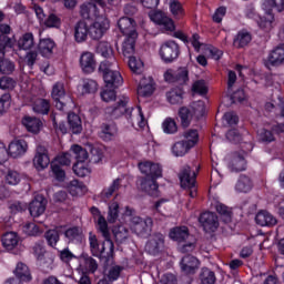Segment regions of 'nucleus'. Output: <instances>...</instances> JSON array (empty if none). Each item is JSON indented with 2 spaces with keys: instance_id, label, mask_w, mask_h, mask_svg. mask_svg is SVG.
<instances>
[{
  "instance_id": "f257e3e1",
  "label": "nucleus",
  "mask_w": 284,
  "mask_h": 284,
  "mask_svg": "<svg viewBox=\"0 0 284 284\" xmlns=\"http://www.w3.org/2000/svg\"><path fill=\"white\" fill-rule=\"evenodd\" d=\"M130 102L129 98L122 97L115 105L108 106L105 109V113L110 114L113 119H119V116L125 115V119H128L129 122L134 125V123H138L139 128H145L148 125V121H145V116L143 115V111L141 110V106H138L136 110L133 108H128V103Z\"/></svg>"
},
{
  "instance_id": "f03ea898",
  "label": "nucleus",
  "mask_w": 284,
  "mask_h": 284,
  "mask_svg": "<svg viewBox=\"0 0 284 284\" xmlns=\"http://www.w3.org/2000/svg\"><path fill=\"white\" fill-rule=\"evenodd\" d=\"M116 62H110V60H104L99 65V72L102 73L105 88H112L116 90L120 85H123V77L116 70H114Z\"/></svg>"
},
{
  "instance_id": "7ed1b4c3",
  "label": "nucleus",
  "mask_w": 284,
  "mask_h": 284,
  "mask_svg": "<svg viewBox=\"0 0 284 284\" xmlns=\"http://www.w3.org/2000/svg\"><path fill=\"white\" fill-rule=\"evenodd\" d=\"M180 54L181 48L176 41L168 40L160 47V57L164 63H174Z\"/></svg>"
},
{
  "instance_id": "20e7f679",
  "label": "nucleus",
  "mask_w": 284,
  "mask_h": 284,
  "mask_svg": "<svg viewBox=\"0 0 284 284\" xmlns=\"http://www.w3.org/2000/svg\"><path fill=\"white\" fill-rule=\"evenodd\" d=\"M152 225L154 222L152 217L141 219L139 216H134L131 220V230L141 239H148L152 234Z\"/></svg>"
},
{
  "instance_id": "39448f33",
  "label": "nucleus",
  "mask_w": 284,
  "mask_h": 284,
  "mask_svg": "<svg viewBox=\"0 0 284 284\" xmlns=\"http://www.w3.org/2000/svg\"><path fill=\"white\" fill-rule=\"evenodd\" d=\"M97 4L101 8H105V1L103 0H89V2H84L80 6V17L87 20L99 19L101 12Z\"/></svg>"
},
{
  "instance_id": "423d86ee",
  "label": "nucleus",
  "mask_w": 284,
  "mask_h": 284,
  "mask_svg": "<svg viewBox=\"0 0 284 284\" xmlns=\"http://www.w3.org/2000/svg\"><path fill=\"white\" fill-rule=\"evenodd\" d=\"M199 223L203 227L204 232H216L219 230V216L213 212H204L199 216Z\"/></svg>"
},
{
  "instance_id": "0eeeda50",
  "label": "nucleus",
  "mask_w": 284,
  "mask_h": 284,
  "mask_svg": "<svg viewBox=\"0 0 284 284\" xmlns=\"http://www.w3.org/2000/svg\"><path fill=\"white\" fill-rule=\"evenodd\" d=\"M139 170L142 174H145L144 179H161L163 176V169L161 165L153 162H141L139 163Z\"/></svg>"
},
{
  "instance_id": "6e6552de",
  "label": "nucleus",
  "mask_w": 284,
  "mask_h": 284,
  "mask_svg": "<svg viewBox=\"0 0 284 284\" xmlns=\"http://www.w3.org/2000/svg\"><path fill=\"white\" fill-rule=\"evenodd\" d=\"M60 234H63L68 243H81L83 241V230L79 226H60Z\"/></svg>"
},
{
  "instance_id": "1a4fd4ad",
  "label": "nucleus",
  "mask_w": 284,
  "mask_h": 284,
  "mask_svg": "<svg viewBox=\"0 0 284 284\" xmlns=\"http://www.w3.org/2000/svg\"><path fill=\"white\" fill-rule=\"evenodd\" d=\"M33 165L39 172H41V170H45V168L50 165V156L48 155V149H45V146H37L36 155L33 158Z\"/></svg>"
},
{
  "instance_id": "9d476101",
  "label": "nucleus",
  "mask_w": 284,
  "mask_h": 284,
  "mask_svg": "<svg viewBox=\"0 0 284 284\" xmlns=\"http://www.w3.org/2000/svg\"><path fill=\"white\" fill-rule=\"evenodd\" d=\"M118 28L124 37H139L136 32V21L130 17H122L118 21Z\"/></svg>"
},
{
  "instance_id": "9b49d317",
  "label": "nucleus",
  "mask_w": 284,
  "mask_h": 284,
  "mask_svg": "<svg viewBox=\"0 0 284 284\" xmlns=\"http://www.w3.org/2000/svg\"><path fill=\"white\" fill-rule=\"evenodd\" d=\"M181 187H194L196 185V172L190 165H184L179 173Z\"/></svg>"
},
{
  "instance_id": "f8f14e48",
  "label": "nucleus",
  "mask_w": 284,
  "mask_h": 284,
  "mask_svg": "<svg viewBox=\"0 0 284 284\" xmlns=\"http://www.w3.org/2000/svg\"><path fill=\"white\" fill-rule=\"evenodd\" d=\"M48 200L43 195H37L29 204V212L33 219H39L41 214H44Z\"/></svg>"
},
{
  "instance_id": "ddd939ff",
  "label": "nucleus",
  "mask_w": 284,
  "mask_h": 284,
  "mask_svg": "<svg viewBox=\"0 0 284 284\" xmlns=\"http://www.w3.org/2000/svg\"><path fill=\"white\" fill-rule=\"evenodd\" d=\"M164 243H165V240L163 237V234L155 233L148 241V243L145 245V251L149 254L156 256V254H159V252H161V248L163 247Z\"/></svg>"
},
{
  "instance_id": "4468645a",
  "label": "nucleus",
  "mask_w": 284,
  "mask_h": 284,
  "mask_svg": "<svg viewBox=\"0 0 284 284\" xmlns=\"http://www.w3.org/2000/svg\"><path fill=\"white\" fill-rule=\"evenodd\" d=\"M108 28H110L108 20H97L89 26V37L97 41L108 32Z\"/></svg>"
},
{
  "instance_id": "2eb2a0df",
  "label": "nucleus",
  "mask_w": 284,
  "mask_h": 284,
  "mask_svg": "<svg viewBox=\"0 0 284 284\" xmlns=\"http://www.w3.org/2000/svg\"><path fill=\"white\" fill-rule=\"evenodd\" d=\"M112 253L109 251V255L104 257V276L109 278V281H116L119 276H121V270H123L121 266H110L113 263L112 260Z\"/></svg>"
},
{
  "instance_id": "dca6fc26",
  "label": "nucleus",
  "mask_w": 284,
  "mask_h": 284,
  "mask_svg": "<svg viewBox=\"0 0 284 284\" xmlns=\"http://www.w3.org/2000/svg\"><path fill=\"white\" fill-rule=\"evenodd\" d=\"M51 97L53 101H55V108L58 110H63V108H65V102H63L65 99V87L63 83L57 82L53 84Z\"/></svg>"
},
{
  "instance_id": "f3484780",
  "label": "nucleus",
  "mask_w": 284,
  "mask_h": 284,
  "mask_svg": "<svg viewBox=\"0 0 284 284\" xmlns=\"http://www.w3.org/2000/svg\"><path fill=\"white\" fill-rule=\"evenodd\" d=\"M80 68L85 74H91L97 68V60L94 53L85 51L80 57Z\"/></svg>"
},
{
  "instance_id": "a211bd4d",
  "label": "nucleus",
  "mask_w": 284,
  "mask_h": 284,
  "mask_svg": "<svg viewBox=\"0 0 284 284\" xmlns=\"http://www.w3.org/2000/svg\"><path fill=\"white\" fill-rule=\"evenodd\" d=\"M74 39L77 43H83L88 41V37H90V26L88 22L80 20L74 24Z\"/></svg>"
},
{
  "instance_id": "6ab92c4d",
  "label": "nucleus",
  "mask_w": 284,
  "mask_h": 284,
  "mask_svg": "<svg viewBox=\"0 0 284 284\" xmlns=\"http://www.w3.org/2000/svg\"><path fill=\"white\" fill-rule=\"evenodd\" d=\"M9 155L12 156V159H19V156H23L26 152H28V142L23 139L12 141L9 144Z\"/></svg>"
},
{
  "instance_id": "aec40b11",
  "label": "nucleus",
  "mask_w": 284,
  "mask_h": 284,
  "mask_svg": "<svg viewBox=\"0 0 284 284\" xmlns=\"http://www.w3.org/2000/svg\"><path fill=\"white\" fill-rule=\"evenodd\" d=\"M140 190L149 194V196H159V183L152 178H141Z\"/></svg>"
},
{
  "instance_id": "412c9836",
  "label": "nucleus",
  "mask_w": 284,
  "mask_h": 284,
  "mask_svg": "<svg viewBox=\"0 0 284 284\" xmlns=\"http://www.w3.org/2000/svg\"><path fill=\"white\" fill-rule=\"evenodd\" d=\"M98 230L100 234H102L105 243L109 245L110 254H114V242L110 239V229L108 227V221H105V217L100 216V219H98Z\"/></svg>"
},
{
  "instance_id": "4be33fe9",
  "label": "nucleus",
  "mask_w": 284,
  "mask_h": 284,
  "mask_svg": "<svg viewBox=\"0 0 284 284\" xmlns=\"http://www.w3.org/2000/svg\"><path fill=\"white\" fill-rule=\"evenodd\" d=\"M79 267L85 274H94L99 270V263L90 255H81Z\"/></svg>"
},
{
  "instance_id": "5701e85b",
  "label": "nucleus",
  "mask_w": 284,
  "mask_h": 284,
  "mask_svg": "<svg viewBox=\"0 0 284 284\" xmlns=\"http://www.w3.org/2000/svg\"><path fill=\"white\" fill-rule=\"evenodd\" d=\"M151 19L154 21V23H158V26H163V28H165V30L173 32L174 20H172L170 17H168L163 11L154 12L151 16Z\"/></svg>"
},
{
  "instance_id": "b1692460",
  "label": "nucleus",
  "mask_w": 284,
  "mask_h": 284,
  "mask_svg": "<svg viewBox=\"0 0 284 284\" xmlns=\"http://www.w3.org/2000/svg\"><path fill=\"white\" fill-rule=\"evenodd\" d=\"M89 245L92 256H98L99 258H102V261H105V256H103V254H105V243L100 245L97 235L90 233Z\"/></svg>"
},
{
  "instance_id": "393cba45",
  "label": "nucleus",
  "mask_w": 284,
  "mask_h": 284,
  "mask_svg": "<svg viewBox=\"0 0 284 284\" xmlns=\"http://www.w3.org/2000/svg\"><path fill=\"white\" fill-rule=\"evenodd\" d=\"M255 223L261 227H274L278 221L267 211H261L255 216Z\"/></svg>"
},
{
  "instance_id": "a878e982",
  "label": "nucleus",
  "mask_w": 284,
  "mask_h": 284,
  "mask_svg": "<svg viewBox=\"0 0 284 284\" xmlns=\"http://www.w3.org/2000/svg\"><path fill=\"white\" fill-rule=\"evenodd\" d=\"M267 61L270 65L278 67L284 63V44L275 47L268 54Z\"/></svg>"
},
{
  "instance_id": "bb28decb",
  "label": "nucleus",
  "mask_w": 284,
  "mask_h": 284,
  "mask_svg": "<svg viewBox=\"0 0 284 284\" xmlns=\"http://www.w3.org/2000/svg\"><path fill=\"white\" fill-rule=\"evenodd\" d=\"M180 265L184 274H194V271L199 267V260L193 255H185L182 257Z\"/></svg>"
},
{
  "instance_id": "cd10ccee",
  "label": "nucleus",
  "mask_w": 284,
  "mask_h": 284,
  "mask_svg": "<svg viewBox=\"0 0 284 284\" xmlns=\"http://www.w3.org/2000/svg\"><path fill=\"white\" fill-rule=\"evenodd\" d=\"M22 125H24L28 132H32V134H39V132H41L43 122H41L38 118L26 115L22 119Z\"/></svg>"
},
{
  "instance_id": "c85d7f7f",
  "label": "nucleus",
  "mask_w": 284,
  "mask_h": 284,
  "mask_svg": "<svg viewBox=\"0 0 284 284\" xmlns=\"http://www.w3.org/2000/svg\"><path fill=\"white\" fill-rule=\"evenodd\" d=\"M68 125L69 132L71 134H81V132H83V123L81 122V116H79L77 113L68 114Z\"/></svg>"
},
{
  "instance_id": "c756f323",
  "label": "nucleus",
  "mask_w": 284,
  "mask_h": 284,
  "mask_svg": "<svg viewBox=\"0 0 284 284\" xmlns=\"http://www.w3.org/2000/svg\"><path fill=\"white\" fill-rule=\"evenodd\" d=\"M97 52L104 59H109L110 63H116V59L114 58V49H112V45H110L109 42H99L97 45Z\"/></svg>"
},
{
  "instance_id": "7c9ffc66",
  "label": "nucleus",
  "mask_w": 284,
  "mask_h": 284,
  "mask_svg": "<svg viewBox=\"0 0 284 284\" xmlns=\"http://www.w3.org/2000/svg\"><path fill=\"white\" fill-rule=\"evenodd\" d=\"M252 42V33L245 29L237 32L233 40L235 48H246Z\"/></svg>"
},
{
  "instance_id": "2f4dec72",
  "label": "nucleus",
  "mask_w": 284,
  "mask_h": 284,
  "mask_svg": "<svg viewBox=\"0 0 284 284\" xmlns=\"http://www.w3.org/2000/svg\"><path fill=\"white\" fill-rule=\"evenodd\" d=\"M229 168L232 170V172H243V170H245V158L243 154L234 152L231 155Z\"/></svg>"
},
{
  "instance_id": "473e14b6",
  "label": "nucleus",
  "mask_w": 284,
  "mask_h": 284,
  "mask_svg": "<svg viewBox=\"0 0 284 284\" xmlns=\"http://www.w3.org/2000/svg\"><path fill=\"white\" fill-rule=\"evenodd\" d=\"M192 148H194V142L191 141L190 143H186L185 140H182L172 146V152L174 156H185V154H187Z\"/></svg>"
},
{
  "instance_id": "72a5a7b5",
  "label": "nucleus",
  "mask_w": 284,
  "mask_h": 284,
  "mask_svg": "<svg viewBox=\"0 0 284 284\" xmlns=\"http://www.w3.org/2000/svg\"><path fill=\"white\" fill-rule=\"evenodd\" d=\"M170 237L178 243H184L190 237V231L186 226H178L171 230Z\"/></svg>"
},
{
  "instance_id": "f704fd0d",
  "label": "nucleus",
  "mask_w": 284,
  "mask_h": 284,
  "mask_svg": "<svg viewBox=\"0 0 284 284\" xmlns=\"http://www.w3.org/2000/svg\"><path fill=\"white\" fill-rule=\"evenodd\" d=\"M139 36H126L122 44V54L128 59L134 53V45Z\"/></svg>"
},
{
  "instance_id": "c9c22d12",
  "label": "nucleus",
  "mask_w": 284,
  "mask_h": 284,
  "mask_svg": "<svg viewBox=\"0 0 284 284\" xmlns=\"http://www.w3.org/2000/svg\"><path fill=\"white\" fill-rule=\"evenodd\" d=\"M57 44L52 39H42L38 44V50L42 57H52V51Z\"/></svg>"
},
{
  "instance_id": "e433bc0d",
  "label": "nucleus",
  "mask_w": 284,
  "mask_h": 284,
  "mask_svg": "<svg viewBox=\"0 0 284 284\" xmlns=\"http://www.w3.org/2000/svg\"><path fill=\"white\" fill-rule=\"evenodd\" d=\"M33 254L40 261L41 265H52V258L45 255V248L41 244H34Z\"/></svg>"
},
{
  "instance_id": "4c0bfd02",
  "label": "nucleus",
  "mask_w": 284,
  "mask_h": 284,
  "mask_svg": "<svg viewBox=\"0 0 284 284\" xmlns=\"http://www.w3.org/2000/svg\"><path fill=\"white\" fill-rule=\"evenodd\" d=\"M2 245L6 250H14L19 245V235L14 232H8L2 236Z\"/></svg>"
},
{
  "instance_id": "58836bf2",
  "label": "nucleus",
  "mask_w": 284,
  "mask_h": 284,
  "mask_svg": "<svg viewBox=\"0 0 284 284\" xmlns=\"http://www.w3.org/2000/svg\"><path fill=\"white\" fill-rule=\"evenodd\" d=\"M71 156L78 161V163H85L90 155L88 154V150L83 149L81 145L74 144L71 146Z\"/></svg>"
},
{
  "instance_id": "ea45409f",
  "label": "nucleus",
  "mask_w": 284,
  "mask_h": 284,
  "mask_svg": "<svg viewBox=\"0 0 284 284\" xmlns=\"http://www.w3.org/2000/svg\"><path fill=\"white\" fill-rule=\"evenodd\" d=\"M16 278H18L21 283V281L30 282L32 281V275L30 274V268L24 263H18L17 267L14 270Z\"/></svg>"
},
{
  "instance_id": "a19ab883",
  "label": "nucleus",
  "mask_w": 284,
  "mask_h": 284,
  "mask_svg": "<svg viewBox=\"0 0 284 284\" xmlns=\"http://www.w3.org/2000/svg\"><path fill=\"white\" fill-rule=\"evenodd\" d=\"M252 187H254V183L252 182V179L247 175H241L236 185L235 190L237 192L247 193L252 191Z\"/></svg>"
},
{
  "instance_id": "79ce46f5",
  "label": "nucleus",
  "mask_w": 284,
  "mask_h": 284,
  "mask_svg": "<svg viewBox=\"0 0 284 284\" xmlns=\"http://www.w3.org/2000/svg\"><path fill=\"white\" fill-rule=\"evenodd\" d=\"M113 235L115 243L118 245H121L128 241V237L130 236V231L123 225L113 227Z\"/></svg>"
},
{
  "instance_id": "37998d69",
  "label": "nucleus",
  "mask_w": 284,
  "mask_h": 284,
  "mask_svg": "<svg viewBox=\"0 0 284 284\" xmlns=\"http://www.w3.org/2000/svg\"><path fill=\"white\" fill-rule=\"evenodd\" d=\"M36 114H48L50 112V100L37 99L32 104Z\"/></svg>"
},
{
  "instance_id": "c03bdc74",
  "label": "nucleus",
  "mask_w": 284,
  "mask_h": 284,
  "mask_svg": "<svg viewBox=\"0 0 284 284\" xmlns=\"http://www.w3.org/2000/svg\"><path fill=\"white\" fill-rule=\"evenodd\" d=\"M258 27L261 30H264V32H271L274 28V14L272 11L266 10V16L260 19Z\"/></svg>"
},
{
  "instance_id": "a18cd8bd",
  "label": "nucleus",
  "mask_w": 284,
  "mask_h": 284,
  "mask_svg": "<svg viewBox=\"0 0 284 284\" xmlns=\"http://www.w3.org/2000/svg\"><path fill=\"white\" fill-rule=\"evenodd\" d=\"M179 116L181 120L182 128H190V123H192L194 113H192V109L182 106L179 110Z\"/></svg>"
},
{
  "instance_id": "49530a36",
  "label": "nucleus",
  "mask_w": 284,
  "mask_h": 284,
  "mask_svg": "<svg viewBox=\"0 0 284 284\" xmlns=\"http://www.w3.org/2000/svg\"><path fill=\"white\" fill-rule=\"evenodd\" d=\"M169 8L174 19H183L185 17V9H183V4L179 0H172Z\"/></svg>"
},
{
  "instance_id": "de8ad7c7",
  "label": "nucleus",
  "mask_w": 284,
  "mask_h": 284,
  "mask_svg": "<svg viewBox=\"0 0 284 284\" xmlns=\"http://www.w3.org/2000/svg\"><path fill=\"white\" fill-rule=\"evenodd\" d=\"M166 99L172 105H179L183 103V90L172 89L166 93Z\"/></svg>"
},
{
  "instance_id": "09e8293b",
  "label": "nucleus",
  "mask_w": 284,
  "mask_h": 284,
  "mask_svg": "<svg viewBox=\"0 0 284 284\" xmlns=\"http://www.w3.org/2000/svg\"><path fill=\"white\" fill-rule=\"evenodd\" d=\"M60 230L61 226H57L55 230H49L45 232L44 236L50 247H57V243H59L60 239L59 235L62 234Z\"/></svg>"
},
{
  "instance_id": "8fccbe9b",
  "label": "nucleus",
  "mask_w": 284,
  "mask_h": 284,
  "mask_svg": "<svg viewBox=\"0 0 284 284\" xmlns=\"http://www.w3.org/2000/svg\"><path fill=\"white\" fill-rule=\"evenodd\" d=\"M200 281L201 284H214L216 283V275L214 274V271L204 267L201 270Z\"/></svg>"
},
{
  "instance_id": "3c124183",
  "label": "nucleus",
  "mask_w": 284,
  "mask_h": 284,
  "mask_svg": "<svg viewBox=\"0 0 284 284\" xmlns=\"http://www.w3.org/2000/svg\"><path fill=\"white\" fill-rule=\"evenodd\" d=\"M18 45L20 50H30L34 45V36L32 33H24L19 39Z\"/></svg>"
},
{
  "instance_id": "603ef678",
  "label": "nucleus",
  "mask_w": 284,
  "mask_h": 284,
  "mask_svg": "<svg viewBox=\"0 0 284 284\" xmlns=\"http://www.w3.org/2000/svg\"><path fill=\"white\" fill-rule=\"evenodd\" d=\"M116 132H119V129L115 123L103 124L101 138L110 141L112 136H116Z\"/></svg>"
},
{
  "instance_id": "864d4df0",
  "label": "nucleus",
  "mask_w": 284,
  "mask_h": 284,
  "mask_svg": "<svg viewBox=\"0 0 284 284\" xmlns=\"http://www.w3.org/2000/svg\"><path fill=\"white\" fill-rule=\"evenodd\" d=\"M67 187L72 196L79 195V192H88V187L79 180L71 181Z\"/></svg>"
},
{
  "instance_id": "5fc2aeb1",
  "label": "nucleus",
  "mask_w": 284,
  "mask_h": 284,
  "mask_svg": "<svg viewBox=\"0 0 284 284\" xmlns=\"http://www.w3.org/2000/svg\"><path fill=\"white\" fill-rule=\"evenodd\" d=\"M121 187V179H115L112 184L104 189L101 193L102 199L108 200L112 197V194L114 192H118V190Z\"/></svg>"
},
{
  "instance_id": "6e6d98bb",
  "label": "nucleus",
  "mask_w": 284,
  "mask_h": 284,
  "mask_svg": "<svg viewBox=\"0 0 284 284\" xmlns=\"http://www.w3.org/2000/svg\"><path fill=\"white\" fill-rule=\"evenodd\" d=\"M216 212L222 216L224 223L232 221V210L223 203H217L215 206Z\"/></svg>"
},
{
  "instance_id": "4d7b16f0",
  "label": "nucleus",
  "mask_w": 284,
  "mask_h": 284,
  "mask_svg": "<svg viewBox=\"0 0 284 284\" xmlns=\"http://www.w3.org/2000/svg\"><path fill=\"white\" fill-rule=\"evenodd\" d=\"M263 8L271 12L272 8H275L277 12L284 11V0H264Z\"/></svg>"
},
{
  "instance_id": "13d9d810",
  "label": "nucleus",
  "mask_w": 284,
  "mask_h": 284,
  "mask_svg": "<svg viewBox=\"0 0 284 284\" xmlns=\"http://www.w3.org/2000/svg\"><path fill=\"white\" fill-rule=\"evenodd\" d=\"M190 109L196 119H201V116L205 115V102L203 101L193 102Z\"/></svg>"
},
{
  "instance_id": "bf43d9fd",
  "label": "nucleus",
  "mask_w": 284,
  "mask_h": 284,
  "mask_svg": "<svg viewBox=\"0 0 284 284\" xmlns=\"http://www.w3.org/2000/svg\"><path fill=\"white\" fill-rule=\"evenodd\" d=\"M154 92V87L151 83H145V80H142L138 87L139 97H152Z\"/></svg>"
},
{
  "instance_id": "052dcab7",
  "label": "nucleus",
  "mask_w": 284,
  "mask_h": 284,
  "mask_svg": "<svg viewBox=\"0 0 284 284\" xmlns=\"http://www.w3.org/2000/svg\"><path fill=\"white\" fill-rule=\"evenodd\" d=\"M14 45V41H12V38L8 36H0V59H3L6 57V49L12 48Z\"/></svg>"
},
{
  "instance_id": "680f3d73",
  "label": "nucleus",
  "mask_w": 284,
  "mask_h": 284,
  "mask_svg": "<svg viewBox=\"0 0 284 284\" xmlns=\"http://www.w3.org/2000/svg\"><path fill=\"white\" fill-rule=\"evenodd\" d=\"M129 68L134 74H141L143 72V62L131 55L129 58Z\"/></svg>"
},
{
  "instance_id": "e2e57ef3",
  "label": "nucleus",
  "mask_w": 284,
  "mask_h": 284,
  "mask_svg": "<svg viewBox=\"0 0 284 284\" xmlns=\"http://www.w3.org/2000/svg\"><path fill=\"white\" fill-rule=\"evenodd\" d=\"M190 72L186 68H180L175 71V83H180V85H183V83H187L190 80L189 78Z\"/></svg>"
},
{
  "instance_id": "0e129e2a",
  "label": "nucleus",
  "mask_w": 284,
  "mask_h": 284,
  "mask_svg": "<svg viewBox=\"0 0 284 284\" xmlns=\"http://www.w3.org/2000/svg\"><path fill=\"white\" fill-rule=\"evenodd\" d=\"M162 128L165 134H174L179 130V126H176V122L172 118H168L166 120H164Z\"/></svg>"
},
{
  "instance_id": "69168bd1",
  "label": "nucleus",
  "mask_w": 284,
  "mask_h": 284,
  "mask_svg": "<svg viewBox=\"0 0 284 284\" xmlns=\"http://www.w3.org/2000/svg\"><path fill=\"white\" fill-rule=\"evenodd\" d=\"M14 62L9 59H3L0 61V72L1 74H12L14 72Z\"/></svg>"
},
{
  "instance_id": "338daca9",
  "label": "nucleus",
  "mask_w": 284,
  "mask_h": 284,
  "mask_svg": "<svg viewBox=\"0 0 284 284\" xmlns=\"http://www.w3.org/2000/svg\"><path fill=\"white\" fill-rule=\"evenodd\" d=\"M100 97L102 101L105 103H110V101H115L116 100V91H114L113 88H106L103 89V91L100 93Z\"/></svg>"
},
{
  "instance_id": "774afa93",
  "label": "nucleus",
  "mask_w": 284,
  "mask_h": 284,
  "mask_svg": "<svg viewBox=\"0 0 284 284\" xmlns=\"http://www.w3.org/2000/svg\"><path fill=\"white\" fill-rule=\"evenodd\" d=\"M51 172L57 181H65V171L62 170L61 165L57 164V162H51Z\"/></svg>"
}]
</instances>
